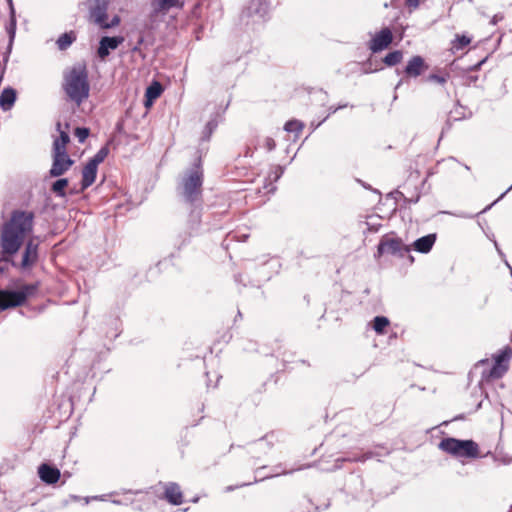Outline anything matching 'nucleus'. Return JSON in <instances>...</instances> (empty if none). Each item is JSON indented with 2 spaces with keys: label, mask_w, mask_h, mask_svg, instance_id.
Instances as JSON below:
<instances>
[{
  "label": "nucleus",
  "mask_w": 512,
  "mask_h": 512,
  "mask_svg": "<svg viewBox=\"0 0 512 512\" xmlns=\"http://www.w3.org/2000/svg\"><path fill=\"white\" fill-rule=\"evenodd\" d=\"M38 286L32 283H24L19 287H0V311L14 309L26 304L32 297Z\"/></svg>",
  "instance_id": "423d86ee"
},
{
  "label": "nucleus",
  "mask_w": 512,
  "mask_h": 512,
  "mask_svg": "<svg viewBox=\"0 0 512 512\" xmlns=\"http://www.w3.org/2000/svg\"><path fill=\"white\" fill-rule=\"evenodd\" d=\"M393 41L392 30L385 26L377 31L370 39L368 48L373 54H377L387 49Z\"/></svg>",
  "instance_id": "ddd939ff"
},
{
  "label": "nucleus",
  "mask_w": 512,
  "mask_h": 512,
  "mask_svg": "<svg viewBox=\"0 0 512 512\" xmlns=\"http://www.w3.org/2000/svg\"><path fill=\"white\" fill-rule=\"evenodd\" d=\"M164 492L162 499L166 500L169 504L178 506L183 503V493L179 484L176 482H168L164 485Z\"/></svg>",
  "instance_id": "a211bd4d"
},
{
  "label": "nucleus",
  "mask_w": 512,
  "mask_h": 512,
  "mask_svg": "<svg viewBox=\"0 0 512 512\" xmlns=\"http://www.w3.org/2000/svg\"><path fill=\"white\" fill-rule=\"evenodd\" d=\"M410 251L411 247L406 245L396 232L391 231L382 235L380 238L376 252L374 253V258L378 260L384 256H391L398 259L407 257L410 263H413L414 257L410 254Z\"/></svg>",
  "instance_id": "39448f33"
},
{
  "label": "nucleus",
  "mask_w": 512,
  "mask_h": 512,
  "mask_svg": "<svg viewBox=\"0 0 512 512\" xmlns=\"http://www.w3.org/2000/svg\"><path fill=\"white\" fill-rule=\"evenodd\" d=\"M46 182V189L49 187V192H65L66 188L69 185V180L67 178H57L56 180H52Z\"/></svg>",
  "instance_id": "2f4dec72"
},
{
  "label": "nucleus",
  "mask_w": 512,
  "mask_h": 512,
  "mask_svg": "<svg viewBox=\"0 0 512 512\" xmlns=\"http://www.w3.org/2000/svg\"><path fill=\"white\" fill-rule=\"evenodd\" d=\"M5 30L8 35V44L6 48V54H11L14 40L16 37L17 23H6Z\"/></svg>",
  "instance_id": "c9c22d12"
},
{
  "label": "nucleus",
  "mask_w": 512,
  "mask_h": 512,
  "mask_svg": "<svg viewBox=\"0 0 512 512\" xmlns=\"http://www.w3.org/2000/svg\"><path fill=\"white\" fill-rule=\"evenodd\" d=\"M380 195V202L383 199V195H385V200L388 202L390 201L393 205L391 213L394 214L397 210L398 201L403 200L404 204H416L420 200L421 194H416L415 196L411 198L405 197V194H379Z\"/></svg>",
  "instance_id": "5701e85b"
},
{
  "label": "nucleus",
  "mask_w": 512,
  "mask_h": 512,
  "mask_svg": "<svg viewBox=\"0 0 512 512\" xmlns=\"http://www.w3.org/2000/svg\"><path fill=\"white\" fill-rule=\"evenodd\" d=\"M222 120V115L220 114V112L217 111L213 115H211L209 121L205 125V128L210 129L212 132H214Z\"/></svg>",
  "instance_id": "37998d69"
},
{
  "label": "nucleus",
  "mask_w": 512,
  "mask_h": 512,
  "mask_svg": "<svg viewBox=\"0 0 512 512\" xmlns=\"http://www.w3.org/2000/svg\"><path fill=\"white\" fill-rule=\"evenodd\" d=\"M214 132H212L210 129H207L204 127L203 129V132H202V136H201V144L204 143V142H209L210 139H211V136Z\"/></svg>",
  "instance_id": "864d4df0"
},
{
  "label": "nucleus",
  "mask_w": 512,
  "mask_h": 512,
  "mask_svg": "<svg viewBox=\"0 0 512 512\" xmlns=\"http://www.w3.org/2000/svg\"><path fill=\"white\" fill-rule=\"evenodd\" d=\"M138 275H139V273L136 268H134V267L129 268L128 276H130L133 281H134V279H136L138 277Z\"/></svg>",
  "instance_id": "052dcab7"
},
{
  "label": "nucleus",
  "mask_w": 512,
  "mask_h": 512,
  "mask_svg": "<svg viewBox=\"0 0 512 512\" xmlns=\"http://www.w3.org/2000/svg\"><path fill=\"white\" fill-rule=\"evenodd\" d=\"M381 217L379 215H369L364 221L359 222V227L364 235L367 233H377L382 227Z\"/></svg>",
  "instance_id": "b1692460"
},
{
  "label": "nucleus",
  "mask_w": 512,
  "mask_h": 512,
  "mask_svg": "<svg viewBox=\"0 0 512 512\" xmlns=\"http://www.w3.org/2000/svg\"><path fill=\"white\" fill-rule=\"evenodd\" d=\"M192 236V232L184 231L180 233L175 239L174 246L177 248L178 251H180L183 247L190 243Z\"/></svg>",
  "instance_id": "ea45409f"
},
{
  "label": "nucleus",
  "mask_w": 512,
  "mask_h": 512,
  "mask_svg": "<svg viewBox=\"0 0 512 512\" xmlns=\"http://www.w3.org/2000/svg\"><path fill=\"white\" fill-rule=\"evenodd\" d=\"M512 358V349L505 346L493 355V364L488 370L483 371V377L487 380L502 378L509 369V362Z\"/></svg>",
  "instance_id": "6e6552de"
},
{
  "label": "nucleus",
  "mask_w": 512,
  "mask_h": 512,
  "mask_svg": "<svg viewBox=\"0 0 512 512\" xmlns=\"http://www.w3.org/2000/svg\"><path fill=\"white\" fill-rule=\"evenodd\" d=\"M478 78V75H474L467 70L466 73L463 75V83L465 85H476Z\"/></svg>",
  "instance_id": "de8ad7c7"
},
{
  "label": "nucleus",
  "mask_w": 512,
  "mask_h": 512,
  "mask_svg": "<svg viewBox=\"0 0 512 512\" xmlns=\"http://www.w3.org/2000/svg\"><path fill=\"white\" fill-rule=\"evenodd\" d=\"M506 194H500V196L494 200L492 203H490L489 205H487L485 208H483L482 210L478 211V212H475V213H469V212H465V211H458V212H449V211H444L443 213L445 214H449V215H453V216H456V217H459V218H465V219H472V218H475L477 217L478 215L480 214H483V213H486L488 210H490L495 204H497Z\"/></svg>",
  "instance_id": "bb28decb"
},
{
  "label": "nucleus",
  "mask_w": 512,
  "mask_h": 512,
  "mask_svg": "<svg viewBox=\"0 0 512 512\" xmlns=\"http://www.w3.org/2000/svg\"><path fill=\"white\" fill-rule=\"evenodd\" d=\"M62 88L68 98L77 105L82 104L90 95L88 69L84 62L75 63L63 74Z\"/></svg>",
  "instance_id": "f03ea898"
},
{
  "label": "nucleus",
  "mask_w": 512,
  "mask_h": 512,
  "mask_svg": "<svg viewBox=\"0 0 512 512\" xmlns=\"http://www.w3.org/2000/svg\"><path fill=\"white\" fill-rule=\"evenodd\" d=\"M338 111V108L334 105L330 106L328 108V114L326 117H324L320 122L317 123L315 127H319L322 123H324L332 114L336 113Z\"/></svg>",
  "instance_id": "5fc2aeb1"
},
{
  "label": "nucleus",
  "mask_w": 512,
  "mask_h": 512,
  "mask_svg": "<svg viewBox=\"0 0 512 512\" xmlns=\"http://www.w3.org/2000/svg\"><path fill=\"white\" fill-rule=\"evenodd\" d=\"M77 39L75 31H67L59 35L56 45L60 51L67 50Z\"/></svg>",
  "instance_id": "cd10ccee"
},
{
  "label": "nucleus",
  "mask_w": 512,
  "mask_h": 512,
  "mask_svg": "<svg viewBox=\"0 0 512 512\" xmlns=\"http://www.w3.org/2000/svg\"><path fill=\"white\" fill-rule=\"evenodd\" d=\"M202 184L203 169L201 155H199L183 177L184 192H201Z\"/></svg>",
  "instance_id": "1a4fd4ad"
},
{
  "label": "nucleus",
  "mask_w": 512,
  "mask_h": 512,
  "mask_svg": "<svg viewBox=\"0 0 512 512\" xmlns=\"http://www.w3.org/2000/svg\"><path fill=\"white\" fill-rule=\"evenodd\" d=\"M420 2L421 0H406L405 1V4L409 7V8H417L419 5H420Z\"/></svg>",
  "instance_id": "13d9d810"
},
{
  "label": "nucleus",
  "mask_w": 512,
  "mask_h": 512,
  "mask_svg": "<svg viewBox=\"0 0 512 512\" xmlns=\"http://www.w3.org/2000/svg\"><path fill=\"white\" fill-rule=\"evenodd\" d=\"M304 127L305 124L302 121L293 118L286 121L283 129L288 133H295L296 136H298V134L303 130Z\"/></svg>",
  "instance_id": "f704fd0d"
},
{
  "label": "nucleus",
  "mask_w": 512,
  "mask_h": 512,
  "mask_svg": "<svg viewBox=\"0 0 512 512\" xmlns=\"http://www.w3.org/2000/svg\"><path fill=\"white\" fill-rule=\"evenodd\" d=\"M18 97V92L12 86H6L0 93V107L3 111H10Z\"/></svg>",
  "instance_id": "412c9836"
},
{
  "label": "nucleus",
  "mask_w": 512,
  "mask_h": 512,
  "mask_svg": "<svg viewBox=\"0 0 512 512\" xmlns=\"http://www.w3.org/2000/svg\"><path fill=\"white\" fill-rule=\"evenodd\" d=\"M424 184H425V179H423V180L421 181V187H419V186H417V185L414 187L415 192H421V190L423 189Z\"/></svg>",
  "instance_id": "338daca9"
},
{
  "label": "nucleus",
  "mask_w": 512,
  "mask_h": 512,
  "mask_svg": "<svg viewBox=\"0 0 512 512\" xmlns=\"http://www.w3.org/2000/svg\"><path fill=\"white\" fill-rule=\"evenodd\" d=\"M74 161L69 156L68 152L52 151V165L48 174L43 177L34 175L31 181L33 184L29 187L27 192H31L33 189L36 192H46V182L50 181L51 178H57L65 174Z\"/></svg>",
  "instance_id": "20e7f679"
},
{
  "label": "nucleus",
  "mask_w": 512,
  "mask_h": 512,
  "mask_svg": "<svg viewBox=\"0 0 512 512\" xmlns=\"http://www.w3.org/2000/svg\"><path fill=\"white\" fill-rule=\"evenodd\" d=\"M493 243H494V246H495V248H496V250H497V252H498L499 256L501 257V259L505 258V257H506V255H505V254L503 253V251L500 249V247H499V245H498V243H497V241H496L495 239H493Z\"/></svg>",
  "instance_id": "e2e57ef3"
},
{
  "label": "nucleus",
  "mask_w": 512,
  "mask_h": 512,
  "mask_svg": "<svg viewBox=\"0 0 512 512\" xmlns=\"http://www.w3.org/2000/svg\"><path fill=\"white\" fill-rule=\"evenodd\" d=\"M152 44V40H148L147 37L143 34V33H140L138 39H137V42H136V45L131 49V51L133 53H138L143 59L145 58V54L143 53L142 49H141V45H151Z\"/></svg>",
  "instance_id": "a19ab883"
},
{
  "label": "nucleus",
  "mask_w": 512,
  "mask_h": 512,
  "mask_svg": "<svg viewBox=\"0 0 512 512\" xmlns=\"http://www.w3.org/2000/svg\"><path fill=\"white\" fill-rule=\"evenodd\" d=\"M164 89L160 82L153 80L145 89L143 104L146 108L153 106L154 102L161 96Z\"/></svg>",
  "instance_id": "aec40b11"
},
{
  "label": "nucleus",
  "mask_w": 512,
  "mask_h": 512,
  "mask_svg": "<svg viewBox=\"0 0 512 512\" xmlns=\"http://www.w3.org/2000/svg\"><path fill=\"white\" fill-rule=\"evenodd\" d=\"M379 456V454L374 453L372 451L366 452V453H357L353 454V456H347V457H340L335 460L334 467L336 469H339L342 467L343 462H364L367 459H370L372 457Z\"/></svg>",
  "instance_id": "393cba45"
},
{
  "label": "nucleus",
  "mask_w": 512,
  "mask_h": 512,
  "mask_svg": "<svg viewBox=\"0 0 512 512\" xmlns=\"http://www.w3.org/2000/svg\"><path fill=\"white\" fill-rule=\"evenodd\" d=\"M280 356H281V360L283 363V367H284V369H286L287 364H290L293 362L292 358H293L294 354L292 352L284 351L283 353H278L277 357H280Z\"/></svg>",
  "instance_id": "09e8293b"
},
{
  "label": "nucleus",
  "mask_w": 512,
  "mask_h": 512,
  "mask_svg": "<svg viewBox=\"0 0 512 512\" xmlns=\"http://www.w3.org/2000/svg\"><path fill=\"white\" fill-rule=\"evenodd\" d=\"M129 199L126 200V203H119L116 205V209L118 213L122 214L126 211H130L134 207L138 206L140 203L143 202L144 197L143 194H129Z\"/></svg>",
  "instance_id": "a878e982"
},
{
  "label": "nucleus",
  "mask_w": 512,
  "mask_h": 512,
  "mask_svg": "<svg viewBox=\"0 0 512 512\" xmlns=\"http://www.w3.org/2000/svg\"><path fill=\"white\" fill-rule=\"evenodd\" d=\"M389 324V319L382 315L375 316L371 322L372 328L377 334H384Z\"/></svg>",
  "instance_id": "473e14b6"
},
{
  "label": "nucleus",
  "mask_w": 512,
  "mask_h": 512,
  "mask_svg": "<svg viewBox=\"0 0 512 512\" xmlns=\"http://www.w3.org/2000/svg\"><path fill=\"white\" fill-rule=\"evenodd\" d=\"M40 480L46 485H55L61 478V472L56 465L43 462L37 469Z\"/></svg>",
  "instance_id": "dca6fc26"
},
{
  "label": "nucleus",
  "mask_w": 512,
  "mask_h": 512,
  "mask_svg": "<svg viewBox=\"0 0 512 512\" xmlns=\"http://www.w3.org/2000/svg\"><path fill=\"white\" fill-rule=\"evenodd\" d=\"M403 56L402 50H392L381 59V62L387 67H394L402 62Z\"/></svg>",
  "instance_id": "c85d7f7f"
},
{
  "label": "nucleus",
  "mask_w": 512,
  "mask_h": 512,
  "mask_svg": "<svg viewBox=\"0 0 512 512\" xmlns=\"http://www.w3.org/2000/svg\"><path fill=\"white\" fill-rule=\"evenodd\" d=\"M124 42V37L121 35L108 36L104 35L99 39L97 55L100 59L105 60L112 51Z\"/></svg>",
  "instance_id": "4468645a"
},
{
  "label": "nucleus",
  "mask_w": 512,
  "mask_h": 512,
  "mask_svg": "<svg viewBox=\"0 0 512 512\" xmlns=\"http://www.w3.org/2000/svg\"><path fill=\"white\" fill-rule=\"evenodd\" d=\"M253 483H254V480H253L252 482L242 483V484L237 485V486H228V487L226 488V491H228V492H229V491H233V490H235L236 488L244 487V486H248V485H251V484H253Z\"/></svg>",
  "instance_id": "680f3d73"
},
{
  "label": "nucleus",
  "mask_w": 512,
  "mask_h": 512,
  "mask_svg": "<svg viewBox=\"0 0 512 512\" xmlns=\"http://www.w3.org/2000/svg\"><path fill=\"white\" fill-rule=\"evenodd\" d=\"M115 132L118 134L124 133V121L123 120L117 121V123L115 125Z\"/></svg>",
  "instance_id": "6e6d98bb"
},
{
  "label": "nucleus",
  "mask_w": 512,
  "mask_h": 512,
  "mask_svg": "<svg viewBox=\"0 0 512 512\" xmlns=\"http://www.w3.org/2000/svg\"><path fill=\"white\" fill-rule=\"evenodd\" d=\"M437 240L436 233H429L422 237L417 238L412 243V249L418 253L427 254L429 253Z\"/></svg>",
  "instance_id": "6ab92c4d"
},
{
  "label": "nucleus",
  "mask_w": 512,
  "mask_h": 512,
  "mask_svg": "<svg viewBox=\"0 0 512 512\" xmlns=\"http://www.w3.org/2000/svg\"><path fill=\"white\" fill-rule=\"evenodd\" d=\"M69 129V123H66L63 129L61 121L56 122V131L59 135L53 140L52 151L67 152L66 146L70 143Z\"/></svg>",
  "instance_id": "f3484780"
},
{
  "label": "nucleus",
  "mask_w": 512,
  "mask_h": 512,
  "mask_svg": "<svg viewBox=\"0 0 512 512\" xmlns=\"http://www.w3.org/2000/svg\"><path fill=\"white\" fill-rule=\"evenodd\" d=\"M455 108L468 110V108L466 106L462 105L459 100L456 101Z\"/></svg>",
  "instance_id": "0e129e2a"
},
{
  "label": "nucleus",
  "mask_w": 512,
  "mask_h": 512,
  "mask_svg": "<svg viewBox=\"0 0 512 512\" xmlns=\"http://www.w3.org/2000/svg\"><path fill=\"white\" fill-rule=\"evenodd\" d=\"M98 167L90 162H86L82 169L81 189L85 190L90 187L96 180Z\"/></svg>",
  "instance_id": "4be33fe9"
},
{
  "label": "nucleus",
  "mask_w": 512,
  "mask_h": 512,
  "mask_svg": "<svg viewBox=\"0 0 512 512\" xmlns=\"http://www.w3.org/2000/svg\"><path fill=\"white\" fill-rule=\"evenodd\" d=\"M283 173H284V167L283 166H280V165L275 166V168L268 175V179L270 180V184L269 185H267V184L264 185V188L267 190L266 192H275L276 191L277 187L274 186L272 184V182L278 181L281 178V176L283 175Z\"/></svg>",
  "instance_id": "7c9ffc66"
},
{
  "label": "nucleus",
  "mask_w": 512,
  "mask_h": 512,
  "mask_svg": "<svg viewBox=\"0 0 512 512\" xmlns=\"http://www.w3.org/2000/svg\"><path fill=\"white\" fill-rule=\"evenodd\" d=\"M428 69V64L420 55L412 56L406 63L403 73L405 78H417Z\"/></svg>",
  "instance_id": "2eb2a0df"
},
{
  "label": "nucleus",
  "mask_w": 512,
  "mask_h": 512,
  "mask_svg": "<svg viewBox=\"0 0 512 512\" xmlns=\"http://www.w3.org/2000/svg\"><path fill=\"white\" fill-rule=\"evenodd\" d=\"M177 5V0H152V7L155 13L166 12Z\"/></svg>",
  "instance_id": "72a5a7b5"
},
{
  "label": "nucleus",
  "mask_w": 512,
  "mask_h": 512,
  "mask_svg": "<svg viewBox=\"0 0 512 512\" xmlns=\"http://www.w3.org/2000/svg\"><path fill=\"white\" fill-rule=\"evenodd\" d=\"M359 183H361L362 187L366 190H369L370 192H373V193H376V192H381L379 189H376V188H372L371 185H369L368 183H365V182H362L361 180H357Z\"/></svg>",
  "instance_id": "bf43d9fd"
},
{
  "label": "nucleus",
  "mask_w": 512,
  "mask_h": 512,
  "mask_svg": "<svg viewBox=\"0 0 512 512\" xmlns=\"http://www.w3.org/2000/svg\"><path fill=\"white\" fill-rule=\"evenodd\" d=\"M9 57H10V54H6V52L4 53V56H3V62H4V69L6 68V65L9 61Z\"/></svg>",
  "instance_id": "69168bd1"
},
{
  "label": "nucleus",
  "mask_w": 512,
  "mask_h": 512,
  "mask_svg": "<svg viewBox=\"0 0 512 512\" xmlns=\"http://www.w3.org/2000/svg\"><path fill=\"white\" fill-rule=\"evenodd\" d=\"M503 19H504L503 14L498 13V14H495V15L492 17V19H491L490 23H491L492 25H496L498 22L502 21Z\"/></svg>",
  "instance_id": "4d7b16f0"
},
{
  "label": "nucleus",
  "mask_w": 512,
  "mask_h": 512,
  "mask_svg": "<svg viewBox=\"0 0 512 512\" xmlns=\"http://www.w3.org/2000/svg\"><path fill=\"white\" fill-rule=\"evenodd\" d=\"M488 59V56L482 58L481 60H479L477 63H475L474 65H471L467 68V70L469 72H474V71H478L481 69V67L483 66V64L487 61Z\"/></svg>",
  "instance_id": "603ef678"
},
{
  "label": "nucleus",
  "mask_w": 512,
  "mask_h": 512,
  "mask_svg": "<svg viewBox=\"0 0 512 512\" xmlns=\"http://www.w3.org/2000/svg\"><path fill=\"white\" fill-rule=\"evenodd\" d=\"M438 448L454 458L480 459L483 458L479 444L473 439H459L452 436L443 437Z\"/></svg>",
  "instance_id": "7ed1b4c3"
},
{
  "label": "nucleus",
  "mask_w": 512,
  "mask_h": 512,
  "mask_svg": "<svg viewBox=\"0 0 512 512\" xmlns=\"http://www.w3.org/2000/svg\"><path fill=\"white\" fill-rule=\"evenodd\" d=\"M449 78V74H438V73H431L427 77V81L436 82L438 84H445Z\"/></svg>",
  "instance_id": "c03bdc74"
},
{
  "label": "nucleus",
  "mask_w": 512,
  "mask_h": 512,
  "mask_svg": "<svg viewBox=\"0 0 512 512\" xmlns=\"http://www.w3.org/2000/svg\"><path fill=\"white\" fill-rule=\"evenodd\" d=\"M35 214L15 209L0 226V275L10 268L30 272L39 262V242L30 235L34 230Z\"/></svg>",
  "instance_id": "f257e3e1"
},
{
  "label": "nucleus",
  "mask_w": 512,
  "mask_h": 512,
  "mask_svg": "<svg viewBox=\"0 0 512 512\" xmlns=\"http://www.w3.org/2000/svg\"><path fill=\"white\" fill-rule=\"evenodd\" d=\"M109 151L108 145H104L87 161L98 167L108 156Z\"/></svg>",
  "instance_id": "e433bc0d"
},
{
  "label": "nucleus",
  "mask_w": 512,
  "mask_h": 512,
  "mask_svg": "<svg viewBox=\"0 0 512 512\" xmlns=\"http://www.w3.org/2000/svg\"><path fill=\"white\" fill-rule=\"evenodd\" d=\"M269 6V0H251L241 12V21H246V24H248V19L252 18L254 22H264L269 11Z\"/></svg>",
  "instance_id": "9d476101"
},
{
  "label": "nucleus",
  "mask_w": 512,
  "mask_h": 512,
  "mask_svg": "<svg viewBox=\"0 0 512 512\" xmlns=\"http://www.w3.org/2000/svg\"><path fill=\"white\" fill-rule=\"evenodd\" d=\"M9 9V20L7 23H17L16 9L13 0H6Z\"/></svg>",
  "instance_id": "49530a36"
},
{
  "label": "nucleus",
  "mask_w": 512,
  "mask_h": 512,
  "mask_svg": "<svg viewBox=\"0 0 512 512\" xmlns=\"http://www.w3.org/2000/svg\"><path fill=\"white\" fill-rule=\"evenodd\" d=\"M453 118L449 115L448 118L446 119L443 127H442V130H441V133H440V137H439V140H438V143L441 141V139L443 138V136L448 133L451 129H452V126H453Z\"/></svg>",
  "instance_id": "a18cd8bd"
},
{
  "label": "nucleus",
  "mask_w": 512,
  "mask_h": 512,
  "mask_svg": "<svg viewBox=\"0 0 512 512\" xmlns=\"http://www.w3.org/2000/svg\"><path fill=\"white\" fill-rule=\"evenodd\" d=\"M203 194H181L180 202L190 211L191 229L200 223V213L202 210Z\"/></svg>",
  "instance_id": "f8f14e48"
},
{
  "label": "nucleus",
  "mask_w": 512,
  "mask_h": 512,
  "mask_svg": "<svg viewBox=\"0 0 512 512\" xmlns=\"http://www.w3.org/2000/svg\"><path fill=\"white\" fill-rule=\"evenodd\" d=\"M302 468L303 467L287 469L283 466L282 463L274 465L270 468L266 465H263L255 469L254 483L278 477L281 475H290L295 471L301 470Z\"/></svg>",
  "instance_id": "9b49d317"
},
{
  "label": "nucleus",
  "mask_w": 512,
  "mask_h": 512,
  "mask_svg": "<svg viewBox=\"0 0 512 512\" xmlns=\"http://www.w3.org/2000/svg\"><path fill=\"white\" fill-rule=\"evenodd\" d=\"M472 41V37L467 34H456L455 38L451 42V49L453 52L463 50L466 48Z\"/></svg>",
  "instance_id": "c756f323"
},
{
  "label": "nucleus",
  "mask_w": 512,
  "mask_h": 512,
  "mask_svg": "<svg viewBox=\"0 0 512 512\" xmlns=\"http://www.w3.org/2000/svg\"><path fill=\"white\" fill-rule=\"evenodd\" d=\"M449 115L453 118V121H462L466 119H470L473 116V112L471 110H464L459 108H454L450 111Z\"/></svg>",
  "instance_id": "58836bf2"
},
{
  "label": "nucleus",
  "mask_w": 512,
  "mask_h": 512,
  "mask_svg": "<svg viewBox=\"0 0 512 512\" xmlns=\"http://www.w3.org/2000/svg\"><path fill=\"white\" fill-rule=\"evenodd\" d=\"M90 135V129L84 126H78L74 129V136L77 138L80 144L85 143Z\"/></svg>",
  "instance_id": "79ce46f5"
},
{
  "label": "nucleus",
  "mask_w": 512,
  "mask_h": 512,
  "mask_svg": "<svg viewBox=\"0 0 512 512\" xmlns=\"http://www.w3.org/2000/svg\"><path fill=\"white\" fill-rule=\"evenodd\" d=\"M348 106H349L348 103H339L336 107L338 108V111H339V110L344 109V108H346Z\"/></svg>",
  "instance_id": "774afa93"
},
{
  "label": "nucleus",
  "mask_w": 512,
  "mask_h": 512,
  "mask_svg": "<svg viewBox=\"0 0 512 512\" xmlns=\"http://www.w3.org/2000/svg\"><path fill=\"white\" fill-rule=\"evenodd\" d=\"M363 69H364V73L369 74V73H374V72L380 71L383 68L378 66V65L373 67V62L372 61H368V62L363 64Z\"/></svg>",
  "instance_id": "8fccbe9b"
},
{
  "label": "nucleus",
  "mask_w": 512,
  "mask_h": 512,
  "mask_svg": "<svg viewBox=\"0 0 512 512\" xmlns=\"http://www.w3.org/2000/svg\"><path fill=\"white\" fill-rule=\"evenodd\" d=\"M264 147L267 151L271 152L276 148V142L272 137H266L264 140Z\"/></svg>",
  "instance_id": "3c124183"
},
{
  "label": "nucleus",
  "mask_w": 512,
  "mask_h": 512,
  "mask_svg": "<svg viewBox=\"0 0 512 512\" xmlns=\"http://www.w3.org/2000/svg\"><path fill=\"white\" fill-rule=\"evenodd\" d=\"M110 3L111 0H92L89 5V21L102 30L115 28L121 21L118 15H114L109 20L108 9Z\"/></svg>",
  "instance_id": "0eeeda50"
},
{
  "label": "nucleus",
  "mask_w": 512,
  "mask_h": 512,
  "mask_svg": "<svg viewBox=\"0 0 512 512\" xmlns=\"http://www.w3.org/2000/svg\"><path fill=\"white\" fill-rule=\"evenodd\" d=\"M273 437V435L271 434H266L265 436L259 438L258 440L254 441L252 444L257 446L258 449L261 451V452H268L272 447H273V443L271 441V438Z\"/></svg>",
  "instance_id": "4c0bfd02"
}]
</instances>
